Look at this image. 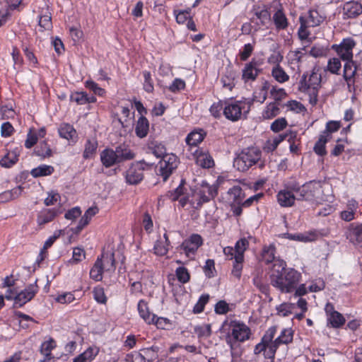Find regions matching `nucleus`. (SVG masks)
<instances>
[{
    "label": "nucleus",
    "instance_id": "1",
    "mask_svg": "<svg viewBox=\"0 0 362 362\" xmlns=\"http://www.w3.org/2000/svg\"><path fill=\"white\" fill-rule=\"evenodd\" d=\"M285 266V262L281 261L274 264L271 284L282 293H291L296 288L301 274L294 269H286Z\"/></svg>",
    "mask_w": 362,
    "mask_h": 362
},
{
    "label": "nucleus",
    "instance_id": "2",
    "mask_svg": "<svg viewBox=\"0 0 362 362\" xmlns=\"http://www.w3.org/2000/svg\"><path fill=\"white\" fill-rule=\"evenodd\" d=\"M322 76L318 69L314 68L310 74H303L298 84V90L308 95L311 105L318 101V92L321 88Z\"/></svg>",
    "mask_w": 362,
    "mask_h": 362
},
{
    "label": "nucleus",
    "instance_id": "3",
    "mask_svg": "<svg viewBox=\"0 0 362 362\" xmlns=\"http://www.w3.org/2000/svg\"><path fill=\"white\" fill-rule=\"evenodd\" d=\"M288 189L295 192L297 200L311 201L319 197L322 192V184L320 181L312 180L300 185L292 181L288 182Z\"/></svg>",
    "mask_w": 362,
    "mask_h": 362
},
{
    "label": "nucleus",
    "instance_id": "4",
    "mask_svg": "<svg viewBox=\"0 0 362 362\" xmlns=\"http://www.w3.org/2000/svg\"><path fill=\"white\" fill-rule=\"evenodd\" d=\"M262 157V151L255 146L243 148L234 159L233 165L241 172L247 170L257 164Z\"/></svg>",
    "mask_w": 362,
    "mask_h": 362
},
{
    "label": "nucleus",
    "instance_id": "5",
    "mask_svg": "<svg viewBox=\"0 0 362 362\" xmlns=\"http://www.w3.org/2000/svg\"><path fill=\"white\" fill-rule=\"evenodd\" d=\"M252 105V101L235 100L224 101L223 115L226 118L232 122H237L243 117L246 118Z\"/></svg>",
    "mask_w": 362,
    "mask_h": 362
},
{
    "label": "nucleus",
    "instance_id": "6",
    "mask_svg": "<svg viewBox=\"0 0 362 362\" xmlns=\"http://www.w3.org/2000/svg\"><path fill=\"white\" fill-rule=\"evenodd\" d=\"M218 194V186L210 185L206 182H202L200 187L194 194V198L189 201L193 208L200 209L205 203L214 199Z\"/></svg>",
    "mask_w": 362,
    "mask_h": 362
},
{
    "label": "nucleus",
    "instance_id": "7",
    "mask_svg": "<svg viewBox=\"0 0 362 362\" xmlns=\"http://www.w3.org/2000/svg\"><path fill=\"white\" fill-rule=\"evenodd\" d=\"M299 21L300 26L298 31V37L300 40H306L310 35L308 28L318 26L323 21V18L317 11L310 10L307 16H300Z\"/></svg>",
    "mask_w": 362,
    "mask_h": 362
},
{
    "label": "nucleus",
    "instance_id": "8",
    "mask_svg": "<svg viewBox=\"0 0 362 362\" xmlns=\"http://www.w3.org/2000/svg\"><path fill=\"white\" fill-rule=\"evenodd\" d=\"M178 158L173 153L164 156L158 163V175L166 181L177 168Z\"/></svg>",
    "mask_w": 362,
    "mask_h": 362
},
{
    "label": "nucleus",
    "instance_id": "9",
    "mask_svg": "<svg viewBox=\"0 0 362 362\" xmlns=\"http://www.w3.org/2000/svg\"><path fill=\"white\" fill-rule=\"evenodd\" d=\"M355 46V41L349 37L344 39L339 45H332V49L335 51L339 57L344 62L353 59V49Z\"/></svg>",
    "mask_w": 362,
    "mask_h": 362
},
{
    "label": "nucleus",
    "instance_id": "10",
    "mask_svg": "<svg viewBox=\"0 0 362 362\" xmlns=\"http://www.w3.org/2000/svg\"><path fill=\"white\" fill-rule=\"evenodd\" d=\"M230 334L229 337H233L235 341L244 342L250 339L251 330L243 322L239 321H232L230 324Z\"/></svg>",
    "mask_w": 362,
    "mask_h": 362
},
{
    "label": "nucleus",
    "instance_id": "11",
    "mask_svg": "<svg viewBox=\"0 0 362 362\" xmlns=\"http://www.w3.org/2000/svg\"><path fill=\"white\" fill-rule=\"evenodd\" d=\"M203 244V239L199 234H192L189 238L185 240L180 245L187 257L192 258L198 248Z\"/></svg>",
    "mask_w": 362,
    "mask_h": 362
},
{
    "label": "nucleus",
    "instance_id": "12",
    "mask_svg": "<svg viewBox=\"0 0 362 362\" xmlns=\"http://www.w3.org/2000/svg\"><path fill=\"white\" fill-rule=\"evenodd\" d=\"M38 291V286L36 281L29 284L25 288L16 294L14 297V306L22 307L26 303L31 300Z\"/></svg>",
    "mask_w": 362,
    "mask_h": 362
},
{
    "label": "nucleus",
    "instance_id": "13",
    "mask_svg": "<svg viewBox=\"0 0 362 362\" xmlns=\"http://www.w3.org/2000/svg\"><path fill=\"white\" fill-rule=\"evenodd\" d=\"M141 163H134L126 172V181L129 185H137L144 178Z\"/></svg>",
    "mask_w": 362,
    "mask_h": 362
},
{
    "label": "nucleus",
    "instance_id": "14",
    "mask_svg": "<svg viewBox=\"0 0 362 362\" xmlns=\"http://www.w3.org/2000/svg\"><path fill=\"white\" fill-rule=\"evenodd\" d=\"M296 137V132L290 131L284 134H279L275 136L274 139L268 140L264 146V151L265 152L269 153L272 152L279 146V144L283 141L284 139H287L288 141L291 142V141Z\"/></svg>",
    "mask_w": 362,
    "mask_h": 362
},
{
    "label": "nucleus",
    "instance_id": "15",
    "mask_svg": "<svg viewBox=\"0 0 362 362\" xmlns=\"http://www.w3.org/2000/svg\"><path fill=\"white\" fill-rule=\"evenodd\" d=\"M97 259L100 260L104 272L113 273L115 271V253L112 250L103 252L101 257H98Z\"/></svg>",
    "mask_w": 362,
    "mask_h": 362
},
{
    "label": "nucleus",
    "instance_id": "16",
    "mask_svg": "<svg viewBox=\"0 0 362 362\" xmlns=\"http://www.w3.org/2000/svg\"><path fill=\"white\" fill-rule=\"evenodd\" d=\"M285 189L281 190L277 194V200L279 204L284 207L291 206L294 204L296 199V194L295 192L288 189V183Z\"/></svg>",
    "mask_w": 362,
    "mask_h": 362
},
{
    "label": "nucleus",
    "instance_id": "17",
    "mask_svg": "<svg viewBox=\"0 0 362 362\" xmlns=\"http://www.w3.org/2000/svg\"><path fill=\"white\" fill-rule=\"evenodd\" d=\"M343 77L349 88L355 83L357 66L353 59L344 61Z\"/></svg>",
    "mask_w": 362,
    "mask_h": 362
},
{
    "label": "nucleus",
    "instance_id": "18",
    "mask_svg": "<svg viewBox=\"0 0 362 362\" xmlns=\"http://www.w3.org/2000/svg\"><path fill=\"white\" fill-rule=\"evenodd\" d=\"M119 163L133 160L136 154L129 145L121 144L115 149Z\"/></svg>",
    "mask_w": 362,
    "mask_h": 362
},
{
    "label": "nucleus",
    "instance_id": "19",
    "mask_svg": "<svg viewBox=\"0 0 362 362\" xmlns=\"http://www.w3.org/2000/svg\"><path fill=\"white\" fill-rule=\"evenodd\" d=\"M259 73V69L257 68V62L252 60L250 62L247 63L243 69L242 78L245 82L250 81H255Z\"/></svg>",
    "mask_w": 362,
    "mask_h": 362
},
{
    "label": "nucleus",
    "instance_id": "20",
    "mask_svg": "<svg viewBox=\"0 0 362 362\" xmlns=\"http://www.w3.org/2000/svg\"><path fill=\"white\" fill-rule=\"evenodd\" d=\"M235 78L236 72L230 67L226 68L221 78V83L223 88L231 91L235 85Z\"/></svg>",
    "mask_w": 362,
    "mask_h": 362
},
{
    "label": "nucleus",
    "instance_id": "21",
    "mask_svg": "<svg viewBox=\"0 0 362 362\" xmlns=\"http://www.w3.org/2000/svg\"><path fill=\"white\" fill-rule=\"evenodd\" d=\"M61 212L56 209H44L37 215V222L40 226L51 222Z\"/></svg>",
    "mask_w": 362,
    "mask_h": 362
},
{
    "label": "nucleus",
    "instance_id": "22",
    "mask_svg": "<svg viewBox=\"0 0 362 362\" xmlns=\"http://www.w3.org/2000/svg\"><path fill=\"white\" fill-rule=\"evenodd\" d=\"M100 160L106 168L119 163L115 151L112 148H105L101 152Z\"/></svg>",
    "mask_w": 362,
    "mask_h": 362
},
{
    "label": "nucleus",
    "instance_id": "23",
    "mask_svg": "<svg viewBox=\"0 0 362 362\" xmlns=\"http://www.w3.org/2000/svg\"><path fill=\"white\" fill-rule=\"evenodd\" d=\"M98 209L97 207H90L86 210L84 215L80 219L78 226L73 229V232L75 233H79L85 226H86L91 218L96 214Z\"/></svg>",
    "mask_w": 362,
    "mask_h": 362
},
{
    "label": "nucleus",
    "instance_id": "24",
    "mask_svg": "<svg viewBox=\"0 0 362 362\" xmlns=\"http://www.w3.org/2000/svg\"><path fill=\"white\" fill-rule=\"evenodd\" d=\"M206 132L203 129L194 130L190 132L186 137L185 141L189 146H197L206 136Z\"/></svg>",
    "mask_w": 362,
    "mask_h": 362
},
{
    "label": "nucleus",
    "instance_id": "25",
    "mask_svg": "<svg viewBox=\"0 0 362 362\" xmlns=\"http://www.w3.org/2000/svg\"><path fill=\"white\" fill-rule=\"evenodd\" d=\"M344 11L349 18H354L362 13V5L358 2H348L344 5Z\"/></svg>",
    "mask_w": 362,
    "mask_h": 362
},
{
    "label": "nucleus",
    "instance_id": "26",
    "mask_svg": "<svg viewBox=\"0 0 362 362\" xmlns=\"http://www.w3.org/2000/svg\"><path fill=\"white\" fill-rule=\"evenodd\" d=\"M138 311L140 316L148 324L154 323L156 316L149 312L147 303L144 300H139L138 303Z\"/></svg>",
    "mask_w": 362,
    "mask_h": 362
},
{
    "label": "nucleus",
    "instance_id": "27",
    "mask_svg": "<svg viewBox=\"0 0 362 362\" xmlns=\"http://www.w3.org/2000/svg\"><path fill=\"white\" fill-rule=\"evenodd\" d=\"M348 238L354 244L362 246V224L351 225L349 230Z\"/></svg>",
    "mask_w": 362,
    "mask_h": 362
},
{
    "label": "nucleus",
    "instance_id": "28",
    "mask_svg": "<svg viewBox=\"0 0 362 362\" xmlns=\"http://www.w3.org/2000/svg\"><path fill=\"white\" fill-rule=\"evenodd\" d=\"M149 129V123L148 119L141 115L136 123L135 132L138 137L144 138L148 134Z\"/></svg>",
    "mask_w": 362,
    "mask_h": 362
},
{
    "label": "nucleus",
    "instance_id": "29",
    "mask_svg": "<svg viewBox=\"0 0 362 362\" xmlns=\"http://www.w3.org/2000/svg\"><path fill=\"white\" fill-rule=\"evenodd\" d=\"M98 354L96 347H89L84 352L76 357L73 362H91Z\"/></svg>",
    "mask_w": 362,
    "mask_h": 362
},
{
    "label": "nucleus",
    "instance_id": "30",
    "mask_svg": "<svg viewBox=\"0 0 362 362\" xmlns=\"http://www.w3.org/2000/svg\"><path fill=\"white\" fill-rule=\"evenodd\" d=\"M319 235L315 230L307 231L303 233L290 235V238L304 243L313 242L317 239Z\"/></svg>",
    "mask_w": 362,
    "mask_h": 362
},
{
    "label": "nucleus",
    "instance_id": "31",
    "mask_svg": "<svg viewBox=\"0 0 362 362\" xmlns=\"http://www.w3.org/2000/svg\"><path fill=\"white\" fill-rule=\"evenodd\" d=\"M158 348L157 346L143 349L141 350V353L135 358V360H138L140 362H144L145 356H147L148 358V361H153L158 358Z\"/></svg>",
    "mask_w": 362,
    "mask_h": 362
},
{
    "label": "nucleus",
    "instance_id": "32",
    "mask_svg": "<svg viewBox=\"0 0 362 362\" xmlns=\"http://www.w3.org/2000/svg\"><path fill=\"white\" fill-rule=\"evenodd\" d=\"M71 100L78 105L92 103L96 101L95 96H88L85 92H76L71 95Z\"/></svg>",
    "mask_w": 362,
    "mask_h": 362
},
{
    "label": "nucleus",
    "instance_id": "33",
    "mask_svg": "<svg viewBox=\"0 0 362 362\" xmlns=\"http://www.w3.org/2000/svg\"><path fill=\"white\" fill-rule=\"evenodd\" d=\"M58 132L61 137L67 140L74 139L76 137V131L71 125L67 123L61 124Z\"/></svg>",
    "mask_w": 362,
    "mask_h": 362
},
{
    "label": "nucleus",
    "instance_id": "34",
    "mask_svg": "<svg viewBox=\"0 0 362 362\" xmlns=\"http://www.w3.org/2000/svg\"><path fill=\"white\" fill-rule=\"evenodd\" d=\"M293 332L291 329H284L281 334L274 340V344L278 347L281 344H288L293 341Z\"/></svg>",
    "mask_w": 362,
    "mask_h": 362
},
{
    "label": "nucleus",
    "instance_id": "35",
    "mask_svg": "<svg viewBox=\"0 0 362 362\" xmlns=\"http://www.w3.org/2000/svg\"><path fill=\"white\" fill-rule=\"evenodd\" d=\"M329 140V135L327 133L320 134L313 148L315 153L321 156L326 155L325 144Z\"/></svg>",
    "mask_w": 362,
    "mask_h": 362
},
{
    "label": "nucleus",
    "instance_id": "36",
    "mask_svg": "<svg viewBox=\"0 0 362 362\" xmlns=\"http://www.w3.org/2000/svg\"><path fill=\"white\" fill-rule=\"evenodd\" d=\"M328 325L339 328L345 323V318L337 311H332L327 317Z\"/></svg>",
    "mask_w": 362,
    "mask_h": 362
},
{
    "label": "nucleus",
    "instance_id": "37",
    "mask_svg": "<svg viewBox=\"0 0 362 362\" xmlns=\"http://www.w3.org/2000/svg\"><path fill=\"white\" fill-rule=\"evenodd\" d=\"M148 149L157 158H163L168 154L165 146L158 141H151L148 145Z\"/></svg>",
    "mask_w": 362,
    "mask_h": 362
},
{
    "label": "nucleus",
    "instance_id": "38",
    "mask_svg": "<svg viewBox=\"0 0 362 362\" xmlns=\"http://www.w3.org/2000/svg\"><path fill=\"white\" fill-rule=\"evenodd\" d=\"M54 172V168L52 165H40L33 168L30 174L34 177L50 175Z\"/></svg>",
    "mask_w": 362,
    "mask_h": 362
},
{
    "label": "nucleus",
    "instance_id": "39",
    "mask_svg": "<svg viewBox=\"0 0 362 362\" xmlns=\"http://www.w3.org/2000/svg\"><path fill=\"white\" fill-rule=\"evenodd\" d=\"M273 20L278 30H284L288 26V21L281 10H278L273 16Z\"/></svg>",
    "mask_w": 362,
    "mask_h": 362
},
{
    "label": "nucleus",
    "instance_id": "40",
    "mask_svg": "<svg viewBox=\"0 0 362 362\" xmlns=\"http://www.w3.org/2000/svg\"><path fill=\"white\" fill-rule=\"evenodd\" d=\"M98 148V141L93 139H88L85 144V148L83 156L85 159L90 158L95 153Z\"/></svg>",
    "mask_w": 362,
    "mask_h": 362
},
{
    "label": "nucleus",
    "instance_id": "41",
    "mask_svg": "<svg viewBox=\"0 0 362 362\" xmlns=\"http://www.w3.org/2000/svg\"><path fill=\"white\" fill-rule=\"evenodd\" d=\"M340 59V58L337 57L330 58L327 62L325 70L332 74L339 75L341 68V63Z\"/></svg>",
    "mask_w": 362,
    "mask_h": 362
},
{
    "label": "nucleus",
    "instance_id": "42",
    "mask_svg": "<svg viewBox=\"0 0 362 362\" xmlns=\"http://www.w3.org/2000/svg\"><path fill=\"white\" fill-rule=\"evenodd\" d=\"M35 154L42 158H49L52 156V150L46 141H43L35 148Z\"/></svg>",
    "mask_w": 362,
    "mask_h": 362
},
{
    "label": "nucleus",
    "instance_id": "43",
    "mask_svg": "<svg viewBox=\"0 0 362 362\" xmlns=\"http://www.w3.org/2000/svg\"><path fill=\"white\" fill-rule=\"evenodd\" d=\"M103 269L100 260L96 259L93 267L90 271V276L96 281H100L103 279Z\"/></svg>",
    "mask_w": 362,
    "mask_h": 362
},
{
    "label": "nucleus",
    "instance_id": "44",
    "mask_svg": "<svg viewBox=\"0 0 362 362\" xmlns=\"http://www.w3.org/2000/svg\"><path fill=\"white\" fill-rule=\"evenodd\" d=\"M196 162L204 168H209L214 165V160L211 156L206 153H199L196 156Z\"/></svg>",
    "mask_w": 362,
    "mask_h": 362
},
{
    "label": "nucleus",
    "instance_id": "45",
    "mask_svg": "<svg viewBox=\"0 0 362 362\" xmlns=\"http://www.w3.org/2000/svg\"><path fill=\"white\" fill-rule=\"evenodd\" d=\"M18 155L15 151L8 152L0 160L3 167L10 168L18 161Z\"/></svg>",
    "mask_w": 362,
    "mask_h": 362
},
{
    "label": "nucleus",
    "instance_id": "46",
    "mask_svg": "<svg viewBox=\"0 0 362 362\" xmlns=\"http://www.w3.org/2000/svg\"><path fill=\"white\" fill-rule=\"evenodd\" d=\"M272 74L273 77L279 83H284L289 79L288 75L279 65L273 68Z\"/></svg>",
    "mask_w": 362,
    "mask_h": 362
},
{
    "label": "nucleus",
    "instance_id": "47",
    "mask_svg": "<svg viewBox=\"0 0 362 362\" xmlns=\"http://www.w3.org/2000/svg\"><path fill=\"white\" fill-rule=\"evenodd\" d=\"M243 261L244 258H243L241 255L240 256H235V260L233 262L231 274L233 276L238 279L241 277Z\"/></svg>",
    "mask_w": 362,
    "mask_h": 362
},
{
    "label": "nucleus",
    "instance_id": "48",
    "mask_svg": "<svg viewBox=\"0 0 362 362\" xmlns=\"http://www.w3.org/2000/svg\"><path fill=\"white\" fill-rule=\"evenodd\" d=\"M269 88V83L267 81H264L262 86L258 93H255L253 100L251 101H257L260 103H263L267 97V90Z\"/></svg>",
    "mask_w": 362,
    "mask_h": 362
},
{
    "label": "nucleus",
    "instance_id": "49",
    "mask_svg": "<svg viewBox=\"0 0 362 362\" xmlns=\"http://www.w3.org/2000/svg\"><path fill=\"white\" fill-rule=\"evenodd\" d=\"M279 113V105L276 103H270L264 110L263 116L266 119H271Z\"/></svg>",
    "mask_w": 362,
    "mask_h": 362
},
{
    "label": "nucleus",
    "instance_id": "50",
    "mask_svg": "<svg viewBox=\"0 0 362 362\" xmlns=\"http://www.w3.org/2000/svg\"><path fill=\"white\" fill-rule=\"evenodd\" d=\"M275 247L269 245L264 247L262 252V259L266 264H269L275 259Z\"/></svg>",
    "mask_w": 362,
    "mask_h": 362
},
{
    "label": "nucleus",
    "instance_id": "51",
    "mask_svg": "<svg viewBox=\"0 0 362 362\" xmlns=\"http://www.w3.org/2000/svg\"><path fill=\"white\" fill-rule=\"evenodd\" d=\"M249 245V242L247 238H243L237 241L235 245V256H241L244 258V252L246 250Z\"/></svg>",
    "mask_w": 362,
    "mask_h": 362
},
{
    "label": "nucleus",
    "instance_id": "52",
    "mask_svg": "<svg viewBox=\"0 0 362 362\" xmlns=\"http://www.w3.org/2000/svg\"><path fill=\"white\" fill-rule=\"evenodd\" d=\"M228 193L233 201L237 204H240L243 199L242 189L240 186L233 187L232 188L229 189Z\"/></svg>",
    "mask_w": 362,
    "mask_h": 362
},
{
    "label": "nucleus",
    "instance_id": "53",
    "mask_svg": "<svg viewBox=\"0 0 362 362\" xmlns=\"http://www.w3.org/2000/svg\"><path fill=\"white\" fill-rule=\"evenodd\" d=\"M175 274L177 280L182 284H185L189 281V273L188 272L187 269L184 267H180L177 268L175 271Z\"/></svg>",
    "mask_w": 362,
    "mask_h": 362
},
{
    "label": "nucleus",
    "instance_id": "54",
    "mask_svg": "<svg viewBox=\"0 0 362 362\" xmlns=\"http://www.w3.org/2000/svg\"><path fill=\"white\" fill-rule=\"evenodd\" d=\"M56 346L55 341L50 338L48 341H44L40 346L42 354L45 356L51 355L52 350Z\"/></svg>",
    "mask_w": 362,
    "mask_h": 362
},
{
    "label": "nucleus",
    "instance_id": "55",
    "mask_svg": "<svg viewBox=\"0 0 362 362\" xmlns=\"http://www.w3.org/2000/svg\"><path fill=\"white\" fill-rule=\"evenodd\" d=\"M86 254L83 248L75 247L73 250L72 258L69 260L71 264H77L85 258Z\"/></svg>",
    "mask_w": 362,
    "mask_h": 362
},
{
    "label": "nucleus",
    "instance_id": "56",
    "mask_svg": "<svg viewBox=\"0 0 362 362\" xmlns=\"http://www.w3.org/2000/svg\"><path fill=\"white\" fill-rule=\"evenodd\" d=\"M224 109V101L219 100L214 103L210 107L209 111L211 115L215 118H219L221 116V111Z\"/></svg>",
    "mask_w": 362,
    "mask_h": 362
},
{
    "label": "nucleus",
    "instance_id": "57",
    "mask_svg": "<svg viewBox=\"0 0 362 362\" xmlns=\"http://www.w3.org/2000/svg\"><path fill=\"white\" fill-rule=\"evenodd\" d=\"M94 299L99 303H105L107 298L103 287L96 286L93 291Z\"/></svg>",
    "mask_w": 362,
    "mask_h": 362
},
{
    "label": "nucleus",
    "instance_id": "58",
    "mask_svg": "<svg viewBox=\"0 0 362 362\" xmlns=\"http://www.w3.org/2000/svg\"><path fill=\"white\" fill-rule=\"evenodd\" d=\"M194 333L198 337H209L211 334V325H204L202 326H197L194 327Z\"/></svg>",
    "mask_w": 362,
    "mask_h": 362
},
{
    "label": "nucleus",
    "instance_id": "59",
    "mask_svg": "<svg viewBox=\"0 0 362 362\" xmlns=\"http://www.w3.org/2000/svg\"><path fill=\"white\" fill-rule=\"evenodd\" d=\"M239 341H235L233 337L228 336L227 343L230 348L232 356H239L240 355Z\"/></svg>",
    "mask_w": 362,
    "mask_h": 362
},
{
    "label": "nucleus",
    "instance_id": "60",
    "mask_svg": "<svg viewBox=\"0 0 362 362\" xmlns=\"http://www.w3.org/2000/svg\"><path fill=\"white\" fill-rule=\"evenodd\" d=\"M204 272L208 278H211L215 276L216 269L214 259H209L206 261Z\"/></svg>",
    "mask_w": 362,
    "mask_h": 362
},
{
    "label": "nucleus",
    "instance_id": "61",
    "mask_svg": "<svg viewBox=\"0 0 362 362\" xmlns=\"http://www.w3.org/2000/svg\"><path fill=\"white\" fill-rule=\"evenodd\" d=\"M340 128V122L338 121H329L326 124L325 130L321 134H325L327 133L329 135V139H331V134L338 131Z\"/></svg>",
    "mask_w": 362,
    "mask_h": 362
},
{
    "label": "nucleus",
    "instance_id": "62",
    "mask_svg": "<svg viewBox=\"0 0 362 362\" xmlns=\"http://www.w3.org/2000/svg\"><path fill=\"white\" fill-rule=\"evenodd\" d=\"M293 305L282 303L276 308L277 314L281 317H286L291 314Z\"/></svg>",
    "mask_w": 362,
    "mask_h": 362
},
{
    "label": "nucleus",
    "instance_id": "63",
    "mask_svg": "<svg viewBox=\"0 0 362 362\" xmlns=\"http://www.w3.org/2000/svg\"><path fill=\"white\" fill-rule=\"evenodd\" d=\"M276 326H272L269 327L262 337V341H264L266 343H268L269 344H271L274 341L273 339L276 333Z\"/></svg>",
    "mask_w": 362,
    "mask_h": 362
},
{
    "label": "nucleus",
    "instance_id": "64",
    "mask_svg": "<svg viewBox=\"0 0 362 362\" xmlns=\"http://www.w3.org/2000/svg\"><path fill=\"white\" fill-rule=\"evenodd\" d=\"M166 244L161 240H157L154 245L155 253L160 256H163L168 253V248Z\"/></svg>",
    "mask_w": 362,
    "mask_h": 362
}]
</instances>
